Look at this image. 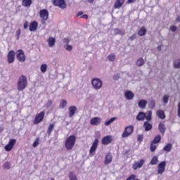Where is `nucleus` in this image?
<instances>
[{
  "label": "nucleus",
  "instance_id": "20",
  "mask_svg": "<svg viewBox=\"0 0 180 180\" xmlns=\"http://www.w3.org/2000/svg\"><path fill=\"white\" fill-rule=\"evenodd\" d=\"M112 160H113V158L112 157V154L108 153L105 155V158L104 160V165H109V164H110V162H112Z\"/></svg>",
  "mask_w": 180,
  "mask_h": 180
},
{
  "label": "nucleus",
  "instance_id": "38",
  "mask_svg": "<svg viewBox=\"0 0 180 180\" xmlns=\"http://www.w3.org/2000/svg\"><path fill=\"white\" fill-rule=\"evenodd\" d=\"M39 144H40V138H36L35 141L32 143V147L36 148V147L39 146Z\"/></svg>",
  "mask_w": 180,
  "mask_h": 180
},
{
  "label": "nucleus",
  "instance_id": "47",
  "mask_svg": "<svg viewBox=\"0 0 180 180\" xmlns=\"http://www.w3.org/2000/svg\"><path fill=\"white\" fill-rule=\"evenodd\" d=\"M20 29L18 30L15 32V35H16V37H17V40H19V38L20 37Z\"/></svg>",
  "mask_w": 180,
  "mask_h": 180
},
{
  "label": "nucleus",
  "instance_id": "35",
  "mask_svg": "<svg viewBox=\"0 0 180 180\" xmlns=\"http://www.w3.org/2000/svg\"><path fill=\"white\" fill-rule=\"evenodd\" d=\"M150 149L152 153H154L157 150V143L152 141L150 145Z\"/></svg>",
  "mask_w": 180,
  "mask_h": 180
},
{
  "label": "nucleus",
  "instance_id": "37",
  "mask_svg": "<svg viewBox=\"0 0 180 180\" xmlns=\"http://www.w3.org/2000/svg\"><path fill=\"white\" fill-rule=\"evenodd\" d=\"M161 141V135L156 136L154 139L152 141V142L155 143V144H158Z\"/></svg>",
  "mask_w": 180,
  "mask_h": 180
},
{
  "label": "nucleus",
  "instance_id": "27",
  "mask_svg": "<svg viewBox=\"0 0 180 180\" xmlns=\"http://www.w3.org/2000/svg\"><path fill=\"white\" fill-rule=\"evenodd\" d=\"M56 126L55 123L50 124L48 127L47 133L49 136H51V132L54 130Z\"/></svg>",
  "mask_w": 180,
  "mask_h": 180
},
{
  "label": "nucleus",
  "instance_id": "14",
  "mask_svg": "<svg viewBox=\"0 0 180 180\" xmlns=\"http://www.w3.org/2000/svg\"><path fill=\"white\" fill-rule=\"evenodd\" d=\"M145 162L146 160L144 159L140 160L139 162H135L134 164L132 165V168L134 171H136L138 168H141V167L144 165Z\"/></svg>",
  "mask_w": 180,
  "mask_h": 180
},
{
  "label": "nucleus",
  "instance_id": "43",
  "mask_svg": "<svg viewBox=\"0 0 180 180\" xmlns=\"http://www.w3.org/2000/svg\"><path fill=\"white\" fill-rule=\"evenodd\" d=\"M174 68H180V60H176L174 63Z\"/></svg>",
  "mask_w": 180,
  "mask_h": 180
},
{
  "label": "nucleus",
  "instance_id": "23",
  "mask_svg": "<svg viewBox=\"0 0 180 180\" xmlns=\"http://www.w3.org/2000/svg\"><path fill=\"white\" fill-rule=\"evenodd\" d=\"M123 4H124V0H116L114 5L115 9H119L122 8V6H123Z\"/></svg>",
  "mask_w": 180,
  "mask_h": 180
},
{
  "label": "nucleus",
  "instance_id": "41",
  "mask_svg": "<svg viewBox=\"0 0 180 180\" xmlns=\"http://www.w3.org/2000/svg\"><path fill=\"white\" fill-rule=\"evenodd\" d=\"M3 168H4V169H11V163H9V162H6L3 165Z\"/></svg>",
  "mask_w": 180,
  "mask_h": 180
},
{
  "label": "nucleus",
  "instance_id": "6",
  "mask_svg": "<svg viewBox=\"0 0 180 180\" xmlns=\"http://www.w3.org/2000/svg\"><path fill=\"white\" fill-rule=\"evenodd\" d=\"M52 3L53 6H58V8H60V9H65V8H67L65 0H53Z\"/></svg>",
  "mask_w": 180,
  "mask_h": 180
},
{
  "label": "nucleus",
  "instance_id": "15",
  "mask_svg": "<svg viewBox=\"0 0 180 180\" xmlns=\"http://www.w3.org/2000/svg\"><path fill=\"white\" fill-rule=\"evenodd\" d=\"M113 139H112V136L108 135L106 136L103 137L101 140V143L103 146H108V144H110Z\"/></svg>",
  "mask_w": 180,
  "mask_h": 180
},
{
  "label": "nucleus",
  "instance_id": "7",
  "mask_svg": "<svg viewBox=\"0 0 180 180\" xmlns=\"http://www.w3.org/2000/svg\"><path fill=\"white\" fill-rule=\"evenodd\" d=\"M16 58L20 61V63H25V61H26V56H25L23 50L18 49L16 51Z\"/></svg>",
  "mask_w": 180,
  "mask_h": 180
},
{
  "label": "nucleus",
  "instance_id": "50",
  "mask_svg": "<svg viewBox=\"0 0 180 180\" xmlns=\"http://www.w3.org/2000/svg\"><path fill=\"white\" fill-rule=\"evenodd\" d=\"M149 106L151 109H154V108H155V103H154L153 101L150 102Z\"/></svg>",
  "mask_w": 180,
  "mask_h": 180
},
{
  "label": "nucleus",
  "instance_id": "10",
  "mask_svg": "<svg viewBox=\"0 0 180 180\" xmlns=\"http://www.w3.org/2000/svg\"><path fill=\"white\" fill-rule=\"evenodd\" d=\"M39 16L42 23H44L46 20H49V11L46 9H42L39 11Z\"/></svg>",
  "mask_w": 180,
  "mask_h": 180
},
{
  "label": "nucleus",
  "instance_id": "62",
  "mask_svg": "<svg viewBox=\"0 0 180 180\" xmlns=\"http://www.w3.org/2000/svg\"><path fill=\"white\" fill-rule=\"evenodd\" d=\"M158 50L161 51V46H158Z\"/></svg>",
  "mask_w": 180,
  "mask_h": 180
},
{
  "label": "nucleus",
  "instance_id": "12",
  "mask_svg": "<svg viewBox=\"0 0 180 180\" xmlns=\"http://www.w3.org/2000/svg\"><path fill=\"white\" fill-rule=\"evenodd\" d=\"M15 56H16V53H15L13 50H11L8 53L7 61L8 64H12L13 63H15Z\"/></svg>",
  "mask_w": 180,
  "mask_h": 180
},
{
  "label": "nucleus",
  "instance_id": "9",
  "mask_svg": "<svg viewBox=\"0 0 180 180\" xmlns=\"http://www.w3.org/2000/svg\"><path fill=\"white\" fill-rule=\"evenodd\" d=\"M98 144H99V139H96L93 142L92 146L90 148L89 155H91V156L95 155L96 148H98Z\"/></svg>",
  "mask_w": 180,
  "mask_h": 180
},
{
  "label": "nucleus",
  "instance_id": "13",
  "mask_svg": "<svg viewBox=\"0 0 180 180\" xmlns=\"http://www.w3.org/2000/svg\"><path fill=\"white\" fill-rule=\"evenodd\" d=\"M101 122H102V119H101V117H94L91 119L90 124H91V126H99V124H101Z\"/></svg>",
  "mask_w": 180,
  "mask_h": 180
},
{
  "label": "nucleus",
  "instance_id": "40",
  "mask_svg": "<svg viewBox=\"0 0 180 180\" xmlns=\"http://www.w3.org/2000/svg\"><path fill=\"white\" fill-rule=\"evenodd\" d=\"M46 71H47V65L46 63H43L41 65V72L44 73Z\"/></svg>",
  "mask_w": 180,
  "mask_h": 180
},
{
  "label": "nucleus",
  "instance_id": "22",
  "mask_svg": "<svg viewBox=\"0 0 180 180\" xmlns=\"http://www.w3.org/2000/svg\"><path fill=\"white\" fill-rule=\"evenodd\" d=\"M158 130L161 133V134L164 136V134H165V131H167V128L165 127V124H164V123L162 122L159 123Z\"/></svg>",
  "mask_w": 180,
  "mask_h": 180
},
{
  "label": "nucleus",
  "instance_id": "54",
  "mask_svg": "<svg viewBox=\"0 0 180 180\" xmlns=\"http://www.w3.org/2000/svg\"><path fill=\"white\" fill-rule=\"evenodd\" d=\"M63 43H65V44H69V43H70V39H68V38H65V39H63Z\"/></svg>",
  "mask_w": 180,
  "mask_h": 180
},
{
  "label": "nucleus",
  "instance_id": "53",
  "mask_svg": "<svg viewBox=\"0 0 180 180\" xmlns=\"http://www.w3.org/2000/svg\"><path fill=\"white\" fill-rule=\"evenodd\" d=\"M27 27H29V22L27 21H25L23 25V28L27 29Z\"/></svg>",
  "mask_w": 180,
  "mask_h": 180
},
{
  "label": "nucleus",
  "instance_id": "2",
  "mask_svg": "<svg viewBox=\"0 0 180 180\" xmlns=\"http://www.w3.org/2000/svg\"><path fill=\"white\" fill-rule=\"evenodd\" d=\"M27 86V77L25 75H21L17 82L18 91H23Z\"/></svg>",
  "mask_w": 180,
  "mask_h": 180
},
{
  "label": "nucleus",
  "instance_id": "49",
  "mask_svg": "<svg viewBox=\"0 0 180 180\" xmlns=\"http://www.w3.org/2000/svg\"><path fill=\"white\" fill-rule=\"evenodd\" d=\"M120 78V76L119 74H116L113 75V79H115V81H117V79H119Z\"/></svg>",
  "mask_w": 180,
  "mask_h": 180
},
{
  "label": "nucleus",
  "instance_id": "32",
  "mask_svg": "<svg viewBox=\"0 0 180 180\" xmlns=\"http://www.w3.org/2000/svg\"><path fill=\"white\" fill-rule=\"evenodd\" d=\"M68 103L66 101V100L62 99V100L60 101V105H59L60 109H64V108H66Z\"/></svg>",
  "mask_w": 180,
  "mask_h": 180
},
{
  "label": "nucleus",
  "instance_id": "19",
  "mask_svg": "<svg viewBox=\"0 0 180 180\" xmlns=\"http://www.w3.org/2000/svg\"><path fill=\"white\" fill-rule=\"evenodd\" d=\"M68 110H69V117H72L73 116H75L77 112V107H75V105H72L69 107Z\"/></svg>",
  "mask_w": 180,
  "mask_h": 180
},
{
  "label": "nucleus",
  "instance_id": "31",
  "mask_svg": "<svg viewBox=\"0 0 180 180\" xmlns=\"http://www.w3.org/2000/svg\"><path fill=\"white\" fill-rule=\"evenodd\" d=\"M158 164V157L153 156L152 160L150 162V165H157Z\"/></svg>",
  "mask_w": 180,
  "mask_h": 180
},
{
  "label": "nucleus",
  "instance_id": "48",
  "mask_svg": "<svg viewBox=\"0 0 180 180\" xmlns=\"http://www.w3.org/2000/svg\"><path fill=\"white\" fill-rule=\"evenodd\" d=\"M65 49L68 51H71V50H72V46H71V45H66V46H65Z\"/></svg>",
  "mask_w": 180,
  "mask_h": 180
},
{
  "label": "nucleus",
  "instance_id": "57",
  "mask_svg": "<svg viewBox=\"0 0 180 180\" xmlns=\"http://www.w3.org/2000/svg\"><path fill=\"white\" fill-rule=\"evenodd\" d=\"M137 0H127V4H133L134 2H136Z\"/></svg>",
  "mask_w": 180,
  "mask_h": 180
},
{
  "label": "nucleus",
  "instance_id": "63",
  "mask_svg": "<svg viewBox=\"0 0 180 180\" xmlns=\"http://www.w3.org/2000/svg\"><path fill=\"white\" fill-rule=\"evenodd\" d=\"M1 108H0V113H1Z\"/></svg>",
  "mask_w": 180,
  "mask_h": 180
},
{
  "label": "nucleus",
  "instance_id": "28",
  "mask_svg": "<svg viewBox=\"0 0 180 180\" xmlns=\"http://www.w3.org/2000/svg\"><path fill=\"white\" fill-rule=\"evenodd\" d=\"M172 150V143H167L162 150L163 151H167V153H169Z\"/></svg>",
  "mask_w": 180,
  "mask_h": 180
},
{
  "label": "nucleus",
  "instance_id": "58",
  "mask_svg": "<svg viewBox=\"0 0 180 180\" xmlns=\"http://www.w3.org/2000/svg\"><path fill=\"white\" fill-rule=\"evenodd\" d=\"M52 104H53V101L49 100V101H48V105H49V106H51V105H52Z\"/></svg>",
  "mask_w": 180,
  "mask_h": 180
},
{
  "label": "nucleus",
  "instance_id": "51",
  "mask_svg": "<svg viewBox=\"0 0 180 180\" xmlns=\"http://www.w3.org/2000/svg\"><path fill=\"white\" fill-rule=\"evenodd\" d=\"M177 108H178L177 116H178V117H180V102L178 103Z\"/></svg>",
  "mask_w": 180,
  "mask_h": 180
},
{
  "label": "nucleus",
  "instance_id": "4",
  "mask_svg": "<svg viewBox=\"0 0 180 180\" xmlns=\"http://www.w3.org/2000/svg\"><path fill=\"white\" fill-rule=\"evenodd\" d=\"M133 131H134V126L129 125L128 127H126L122 134V139H126V137L131 136V134H133Z\"/></svg>",
  "mask_w": 180,
  "mask_h": 180
},
{
  "label": "nucleus",
  "instance_id": "18",
  "mask_svg": "<svg viewBox=\"0 0 180 180\" xmlns=\"http://www.w3.org/2000/svg\"><path fill=\"white\" fill-rule=\"evenodd\" d=\"M150 121H146L143 122V129H145V131H150V130H153V124L149 123Z\"/></svg>",
  "mask_w": 180,
  "mask_h": 180
},
{
  "label": "nucleus",
  "instance_id": "25",
  "mask_svg": "<svg viewBox=\"0 0 180 180\" xmlns=\"http://www.w3.org/2000/svg\"><path fill=\"white\" fill-rule=\"evenodd\" d=\"M48 44L49 47H54V44H56V38L53 37H50L47 40Z\"/></svg>",
  "mask_w": 180,
  "mask_h": 180
},
{
  "label": "nucleus",
  "instance_id": "30",
  "mask_svg": "<svg viewBox=\"0 0 180 180\" xmlns=\"http://www.w3.org/2000/svg\"><path fill=\"white\" fill-rule=\"evenodd\" d=\"M156 115L160 119H165V112L163 110H159L156 112Z\"/></svg>",
  "mask_w": 180,
  "mask_h": 180
},
{
  "label": "nucleus",
  "instance_id": "36",
  "mask_svg": "<svg viewBox=\"0 0 180 180\" xmlns=\"http://www.w3.org/2000/svg\"><path fill=\"white\" fill-rule=\"evenodd\" d=\"M69 179H70V180H78L77 175L75 174H74V172H70L69 173Z\"/></svg>",
  "mask_w": 180,
  "mask_h": 180
},
{
  "label": "nucleus",
  "instance_id": "3",
  "mask_svg": "<svg viewBox=\"0 0 180 180\" xmlns=\"http://www.w3.org/2000/svg\"><path fill=\"white\" fill-rule=\"evenodd\" d=\"M76 141L77 137H75V136L71 135L68 137L65 143L66 150H72V148H74V146H75Z\"/></svg>",
  "mask_w": 180,
  "mask_h": 180
},
{
  "label": "nucleus",
  "instance_id": "21",
  "mask_svg": "<svg viewBox=\"0 0 180 180\" xmlns=\"http://www.w3.org/2000/svg\"><path fill=\"white\" fill-rule=\"evenodd\" d=\"M124 96L126 99H127V101H131V99H133V98H134V94H133V92H131V91L127 90L124 93Z\"/></svg>",
  "mask_w": 180,
  "mask_h": 180
},
{
  "label": "nucleus",
  "instance_id": "45",
  "mask_svg": "<svg viewBox=\"0 0 180 180\" xmlns=\"http://www.w3.org/2000/svg\"><path fill=\"white\" fill-rule=\"evenodd\" d=\"M168 99H169V96L165 95L162 98L164 103H168Z\"/></svg>",
  "mask_w": 180,
  "mask_h": 180
},
{
  "label": "nucleus",
  "instance_id": "46",
  "mask_svg": "<svg viewBox=\"0 0 180 180\" xmlns=\"http://www.w3.org/2000/svg\"><path fill=\"white\" fill-rule=\"evenodd\" d=\"M144 139V136L143 134H139L137 136V140L139 141V143H141Z\"/></svg>",
  "mask_w": 180,
  "mask_h": 180
},
{
  "label": "nucleus",
  "instance_id": "39",
  "mask_svg": "<svg viewBox=\"0 0 180 180\" xmlns=\"http://www.w3.org/2000/svg\"><path fill=\"white\" fill-rule=\"evenodd\" d=\"M116 119H117V117H112L110 120L105 122V126H109V124H110L111 123H113V122H115Z\"/></svg>",
  "mask_w": 180,
  "mask_h": 180
},
{
  "label": "nucleus",
  "instance_id": "11",
  "mask_svg": "<svg viewBox=\"0 0 180 180\" xmlns=\"http://www.w3.org/2000/svg\"><path fill=\"white\" fill-rule=\"evenodd\" d=\"M15 144H16V139H10L8 144L4 147L5 151H12V149L15 147Z\"/></svg>",
  "mask_w": 180,
  "mask_h": 180
},
{
  "label": "nucleus",
  "instance_id": "16",
  "mask_svg": "<svg viewBox=\"0 0 180 180\" xmlns=\"http://www.w3.org/2000/svg\"><path fill=\"white\" fill-rule=\"evenodd\" d=\"M165 167H167V162L162 161L158 165V173L162 174L165 171Z\"/></svg>",
  "mask_w": 180,
  "mask_h": 180
},
{
  "label": "nucleus",
  "instance_id": "61",
  "mask_svg": "<svg viewBox=\"0 0 180 180\" xmlns=\"http://www.w3.org/2000/svg\"><path fill=\"white\" fill-rule=\"evenodd\" d=\"M1 131H4V127H2L0 126V133H1Z\"/></svg>",
  "mask_w": 180,
  "mask_h": 180
},
{
  "label": "nucleus",
  "instance_id": "26",
  "mask_svg": "<svg viewBox=\"0 0 180 180\" xmlns=\"http://www.w3.org/2000/svg\"><path fill=\"white\" fill-rule=\"evenodd\" d=\"M138 106L141 109H144L147 106V101L140 100L138 103Z\"/></svg>",
  "mask_w": 180,
  "mask_h": 180
},
{
  "label": "nucleus",
  "instance_id": "5",
  "mask_svg": "<svg viewBox=\"0 0 180 180\" xmlns=\"http://www.w3.org/2000/svg\"><path fill=\"white\" fill-rule=\"evenodd\" d=\"M91 85L94 89H96V91H98V89H101V88H102V80L98 78H94L91 80Z\"/></svg>",
  "mask_w": 180,
  "mask_h": 180
},
{
  "label": "nucleus",
  "instance_id": "60",
  "mask_svg": "<svg viewBox=\"0 0 180 180\" xmlns=\"http://www.w3.org/2000/svg\"><path fill=\"white\" fill-rule=\"evenodd\" d=\"M94 1H95V0H88V2H89V4H94Z\"/></svg>",
  "mask_w": 180,
  "mask_h": 180
},
{
  "label": "nucleus",
  "instance_id": "55",
  "mask_svg": "<svg viewBox=\"0 0 180 180\" xmlns=\"http://www.w3.org/2000/svg\"><path fill=\"white\" fill-rule=\"evenodd\" d=\"M82 15H84V12H82V11H79V12L77 13L76 16H77V18H79V16H82Z\"/></svg>",
  "mask_w": 180,
  "mask_h": 180
},
{
  "label": "nucleus",
  "instance_id": "33",
  "mask_svg": "<svg viewBox=\"0 0 180 180\" xmlns=\"http://www.w3.org/2000/svg\"><path fill=\"white\" fill-rule=\"evenodd\" d=\"M114 34H120L121 36H124V34H126L124 31L120 30L117 28L114 29Z\"/></svg>",
  "mask_w": 180,
  "mask_h": 180
},
{
  "label": "nucleus",
  "instance_id": "42",
  "mask_svg": "<svg viewBox=\"0 0 180 180\" xmlns=\"http://www.w3.org/2000/svg\"><path fill=\"white\" fill-rule=\"evenodd\" d=\"M115 58H116V56L113 53L108 56V59L109 60V61H115Z\"/></svg>",
  "mask_w": 180,
  "mask_h": 180
},
{
  "label": "nucleus",
  "instance_id": "17",
  "mask_svg": "<svg viewBox=\"0 0 180 180\" xmlns=\"http://www.w3.org/2000/svg\"><path fill=\"white\" fill-rule=\"evenodd\" d=\"M37 27H39V22L32 21L29 25V30L30 32H36V30H37Z\"/></svg>",
  "mask_w": 180,
  "mask_h": 180
},
{
  "label": "nucleus",
  "instance_id": "8",
  "mask_svg": "<svg viewBox=\"0 0 180 180\" xmlns=\"http://www.w3.org/2000/svg\"><path fill=\"white\" fill-rule=\"evenodd\" d=\"M44 111H41L39 113L37 114L34 120V124H39V123H41L44 119Z\"/></svg>",
  "mask_w": 180,
  "mask_h": 180
},
{
  "label": "nucleus",
  "instance_id": "44",
  "mask_svg": "<svg viewBox=\"0 0 180 180\" xmlns=\"http://www.w3.org/2000/svg\"><path fill=\"white\" fill-rule=\"evenodd\" d=\"M137 39V34H133L131 37H129V40L133 41V40H136Z\"/></svg>",
  "mask_w": 180,
  "mask_h": 180
},
{
  "label": "nucleus",
  "instance_id": "56",
  "mask_svg": "<svg viewBox=\"0 0 180 180\" xmlns=\"http://www.w3.org/2000/svg\"><path fill=\"white\" fill-rule=\"evenodd\" d=\"M82 19H88V15L84 14L80 17Z\"/></svg>",
  "mask_w": 180,
  "mask_h": 180
},
{
  "label": "nucleus",
  "instance_id": "29",
  "mask_svg": "<svg viewBox=\"0 0 180 180\" xmlns=\"http://www.w3.org/2000/svg\"><path fill=\"white\" fill-rule=\"evenodd\" d=\"M146 33H147V30H146L144 27H142L138 32V36H140V37L145 36Z\"/></svg>",
  "mask_w": 180,
  "mask_h": 180
},
{
  "label": "nucleus",
  "instance_id": "1",
  "mask_svg": "<svg viewBox=\"0 0 180 180\" xmlns=\"http://www.w3.org/2000/svg\"><path fill=\"white\" fill-rule=\"evenodd\" d=\"M153 112L151 110L147 111V112H139L136 115V120L139 122H144L146 120L148 122L153 120Z\"/></svg>",
  "mask_w": 180,
  "mask_h": 180
},
{
  "label": "nucleus",
  "instance_id": "34",
  "mask_svg": "<svg viewBox=\"0 0 180 180\" xmlns=\"http://www.w3.org/2000/svg\"><path fill=\"white\" fill-rule=\"evenodd\" d=\"M136 65L138 67H143V65H144V59L139 58L136 61Z\"/></svg>",
  "mask_w": 180,
  "mask_h": 180
},
{
  "label": "nucleus",
  "instance_id": "24",
  "mask_svg": "<svg viewBox=\"0 0 180 180\" xmlns=\"http://www.w3.org/2000/svg\"><path fill=\"white\" fill-rule=\"evenodd\" d=\"M32 0H22V6L25 8H30L32 6Z\"/></svg>",
  "mask_w": 180,
  "mask_h": 180
},
{
  "label": "nucleus",
  "instance_id": "52",
  "mask_svg": "<svg viewBox=\"0 0 180 180\" xmlns=\"http://www.w3.org/2000/svg\"><path fill=\"white\" fill-rule=\"evenodd\" d=\"M170 30L172 32H176V26H175V25L170 26Z\"/></svg>",
  "mask_w": 180,
  "mask_h": 180
},
{
  "label": "nucleus",
  "instance_id": "59",
  "mask_svg": "<svg viewBox=\"0 0 180 180\" xmlns=\"http://www.w3.org/2000/svg\"><path fill=\"white\" fill-rule=\"evenodd\" d=\"M176 20L177 22H180V16L179 15L177 16V18H176Z\"/></svg>",
  "mask_w": 180,
  "mask_h": 180
}]
</instances>
